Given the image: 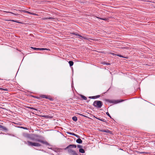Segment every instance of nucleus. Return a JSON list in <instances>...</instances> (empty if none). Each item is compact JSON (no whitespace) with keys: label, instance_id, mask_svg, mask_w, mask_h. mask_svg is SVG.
I'll return each mask as SVG.
<instances>
[{"label":"nucleus","instance_id":"obj_1","mask_svg":"<svg viewBox=\"0 0 155 155\" xmlns=\"http://www.w3.org/2000/svg\"><path fill=\"white\" fill-rule=\"evenodd\" d=\"M93 105L96 107L100 108L102 105V102L100 101H95L93 103Z\"/></svg>","mask_w":155,"mask_h":155},{"label":"nucleus","instance_id":"obj_2","mask_svg":"<svg viewBox=\"0 0 155 155\" xmlns=\"http://www.w3.org/2000/svg\"><path fill=\"white\" fill-rule=\"evenodd\" d=\"M27 144L29 146H32L36 147H39L41 146V144L39 143H33L30 141H28Z\"/></svg>","mask_w":155,"mask_h":155},{"label":"nucleus","instance_id":"obj_3","mask_svg":"<svg viewBox=\"0 0 155 155\" xmlns=\"http://www.w3.org/2000/svg\"><path fill=\"white\" fill-rule=\"evenodd\" d=\"M69 153L73 155H77L76 152L70 149L68 151Z\"/></svg>","mask_w":155,"mask_h":155},{"label":"nucleus","instance_id":"obj_4","mask_svg":"<svg viewBox=\"0 0 155 155\" xmlns=\"http://www.w3.org/2000/svg\"><path fill=\"white\" fill-rule=\"evenodd\" d=\"M76 35L78 37V38H79L80 39H81L82 40H84V39H87V38L86 37H83L82 36H81L79 35L76 34Z\"/></svg>","mask_w":155,"mask_h":155},{"label":"nucleus","instance_id":"obj_5","mask_svg":"<svg viewBox=\"0 0 155 155\" xmlns=\"http://www.w3.org/2000/svg\"><path fill=\"white\" fill-rule=\"evenodd\" d=\"M31 48L33 49L34 50H48L47 48H35L33 47H31Z\"/></svg>","mask_w":155,"mask_h":155},{"label":"nucleus","instance_id":"obj_6","mask_svg":"<svg viewBox=\"0 0 155 155\" xmlns=\"http://www.w3.org/2000/svg\"><path fill=\"white\" fill-rule=\"evenodd\" d=\"M76 141L77 143H81L82 142V140L80 138L77 140Z\"/></svg>","mask_w":155,"mask_h":155},{"label":"nucleus","instance_id":"obj_7","mask_svg":"<svg viewBox=\"0 0 155 155\" xmlns=\"http://www.w3.org/2000/svg\"><path fill=\"white\" fill-rule=\"evenodd\" d=\"M122 101H123V100H121V101H118V100L114 101H112V102L113 103H114V104H117V103H119V102H122Z\"/></svg>","mask_w":155,"mask_h":155},{"label":"nucleus","instance_id":"obj_8","mask_svg":"<svg viewBox=\"0 0 155 155\" xmlns=\"http://www.w3.org/2000/svg\"><path fill=\"white\" fill-rule=\"evenodd\" d=\"M72 118L74 121H76L77 120V117L75 116L73 117Z\"/></svg>","mask_w":155,"mask_h":155},{"label":"nucleus","instance_id":"obj_9","mask_svg":"<svg viewBox=\"0 0 155 155\" xmlns=\"http://www.w3.org/2000/svg\"><path fill=\"white\" fill-rule=\"evenodd\" d=\"M70 146H73V147H74L75 148H76V146L75 145H70L69 146H68L66 148H69Z\"/></svg>","mask_w":155,"mask_h":155},{"label":"nucleus","instance_id":"obj_10","mask_svg":"<svg viewBox=\"0 0 155 155\" xmlns=\"http://www.w3.org/2000/svg\"><path fill=\"white\" fill-rule=\"evenodd\" d=\"M79 152L81 153H84V149H80L79 150Z\"/></svg>","mask_w":155,"mask_h":155},{"label":"nucleus","instance_id":"obj_11","mask_svg":"<svg viewBox=\"0 0 155 155\" xmlns=\"http://www.w3.org/2000/svg\"><path fill=\"white\" fill-rule=\"evenodd\" d=\"M69 64L71 66L73 65V62L71 61H70L69 62Z\"/></svg>","mask_w":155,"mask_h":155},{"label":"nucleus","instance_id":"obj_12","mask_svg":"<svg viewBox=\"0 0 155 155\" xmlns=\"http://www.w3.org/2000/svg\"><path fill=\"white\" fill-rule=\"evenodd\" d=\"M38 141H39V142H41L43 143H45V144H47V143L46 142H45L42 140H38Z\"/></svg>","mask_w":155,"mask_h":155},{"label":"nucleus","instance_id":"obj_13","mask_svg":"<svg viewBox=\"0 0 155 155\" xmlns=\"http://www.w3.org/2000/svg\"><path fill=\"white\" fill-rule=\"evenodd\" d=\"M8 21H14V22H17V23H21L20 22H18V21H16L14 20H8Z\"/></svg>","mask_w":155,"mask_h":155},{"label":"nucleus","instance_id":"obj_14","mask_svg":"<svg viewBox=\"0 0 155 155\" xmlns=\"http://www.w3.org/2000/svg\"><path fill=\"white\" fill-rule=\"evenodd\" d=\"M67 133L68 134H71V135H75V134L72 133H71V132H68Z\"/></svg>","mask_w":155,"mask_h":155},{"label":"nucleus","instance_id":"obj_15","mask_svg":"<svg viewBox=\"0 0 155 155\" xmlns=\"http://www.w3.org/2000/svg\"><path fill=\"white\" fill-rule=\"evenodd\" d=\"M41 97L43 98H45L47 99L48 98V97L45 95H43Z\"/></svg>","mask_w":155,"mask_h":155},{"label":"nucleus","instance_id":"obj_16","mask_svg":"<svg viewBox=\"0 0 155 155\" xmlns=\"http://www.w3.org/2000/svg\"><path fill=\"white\" fill-rule=\"evenodd\" d=\"M102 131L103 132H109V131L108 130H102Z\"/></svg>","mask_w":155,"mask_h":155},{"label":"nucleus","instance_id":"obj_17","mask_svg":"<svg viewBox=\"0 0 155 155\" xmlns=\"http://www.w3.org/2000/svg\"><path fill=\"white\" fill-rule=\"evenodd\" d=\"M0 128L2 129H4V127L0 125Z\"/></svg>","mask_w":155,"mask_h":155},{"label":"nucleus","instance_id":"obj_18","mask_svg":"<svg viewBox=\"0 0 155 155\" xmlns=\"http://www.w3.org/2000/svg\"><path fill=\"white\" fill-rule=\"evenodd\" d=\"M74 136H76V137H77L78 138L79 137L78 135H77L75 134V135H74Z\"/></svg>","mask_w":155,"mask_h":155},{"label":"nucleus","instance_id":"obj_19","mask_svg":"<svg viewBox=\"0 0 155 155\" xmlns=\"http://www.w3.org/2000/svg\"><path fill=\"white\" fill-rule=\"evenodd\" d=\"M20 11L21 12H25V13H26V11L25 10H22Z\"/></svg>","mask_w":155,"mask_h":155},{"label":"nucleus","instance_id":"obj_20","mask_svg":"<svg viewBox=\"0 0 155 155\" xmlns=\"http://www.w3.org/2000/svg\"><path fill=\"white\" fill-rule=\"evenodd\" d=\"M26 13H28L29 14H31V13L30 12H28V11H26Z\"/></svg>","mask_w":155,"mask_h":155},{"label":"nucleus","instance_id":"obj_21","mask_svg":"<svg viewBox=\"0 0 155 155\" xmlns=\"http://www.w3.org/2000/svg\"><path fill=\"white\" fill-rule=\"evenodd\" d=\"M106 114H107V115L109 116L110 117V115L109 114V113H108V112H107V113H106Z\"/></svg>","mask_w":155,"mask_h":155},{"label":"nucleus","instance_id":"obj_22","mask_svg":"<svg viewBox=\"0 0 155 155\" xmlns=\"http://www.w3.org/2000/svg\"><path fill=\"white\" fill-rule=\"evenodd\" d=\"M9 12V13H11L12 14H14L15 15H17L18 14H15L12 12Z\"/></svg>","mask_w":155,"mask_h":155},{"label":"nucleus","instance_id":"obj_23","mask_svg":"<svg viewBox=\"0 0 155 155\" xmlns=\"http://www.w3.org/2000/svg\"><path fill=\"white\" fill-rule=\"evenodd\" d=\"M31 108L32 109H33L34 110H38L37 109H36L34 108L33 107Z\"/></svg>","mask_w":155,"mask_h":155},{"label":"nucleus","instance_id":"obj_24","mask_svg":"<svg viewBox=\"0 0 155 155\" xmlns=\"http://www.w3.org/2000/svg\"><path fill=\"white\" fill-rule=\"evenodd\" d=\"M31 14L33 15H36V14H35L33 13H31Z\"/></svg>","mask_w":155,"mask_h":155},{"label":"nucleus","instance_id":"obj_25","mask_svg":"<svg viewBox=\"0 0 155 155\" xmlns=\"http://www.w3.org/2000/svg\"><path fill=\"white\" fill-rule=\"evenodd\" d=\"M118 55V56H119V57H123L120 55Z\"/></svg>","mask_w":155,"mask_h":155},{"label":"nucleus","instance_id":"obj_26","mask_svg":"<svg viewBox=\"0 0 155 155\" xmlns=\"http://www.w3.org/2000/svg\"><path fill=\"white\" fill-rule=\"evenodd\" d=\"M78 148H80L81 147V146L80 145H78Z\"/></svg>","mask_w":155,"mask_h":155},{"label":"nucleus","instance_id":"obj_27","mask_svg":"<svg viewBox=\"0 0 155 155\" xmlns=\"http://www.w3.org/2000/svg\"><path fill=\"white\" fill-rule=\"evenodd\" d=\"M84 100H86V97H84Z\"/></svg>","mask_w":155,"mask_h":155},{"label":"nucleus","instance_id":"obj_28","mask_svg":"<svg viewBox=\"0 0 155 155\" xmlns=\"http://www.w3.org/2000/svg\"><path fill=\"white\" fill-rule=\"evenodd\" d=\"M0 89H2V90H5V89H2V88H0Z\"/></svg>","mask_w":155,"mask_h":155},{"label":"nucleus","instance_id":"obj_29","mask_svg":"<svg viewBox=\"0 0 155 155\" xmlns=\"http://www.w3.org/2000/svg\"><path fill=\"white\" fill-rule=\"evenodd\" d=\"M48 18H44L45 19H48Z\"/></svg>","mask_w":155,"mask_h":155},{"label":"nucleus","instance_id":"obj_30","mask_svg":"<svg viewBox=\"0 0 155 155\" xmlns=\"http://www.w3.org/2000/svg\"><path fill=\"white\" fill-rule=\"evenodd\" d=\"M102 19V20H106L105 19Z\"/></svg>","mask_w":155,"mask_h":155},{"label":"nucleus","instance_id":"obj_31","mask_svg":"<svg viewBox=\"0 0 155 155\" xmlns=\"http://www.w3.org/2000/svg\"><path fill=\"white\" fill-rule=\"evenodd\" d=\"M97 97H99V95L97 96Z\"/></svg>","mask_w":155,"mask_h":155},{"label":"nucleus","instance_id":"obj_32","mask_svg":"<svg viewBox=\"0 0 155 155\" xmlns=\"http://www.w3.org/2000/svg\"><path fill=\"white\" fill-rule=\"evenodd\" d=\"M49 18V19H52V18Z\"/></svg>","mask_w":155,"mask_h":155}]
</instances>
